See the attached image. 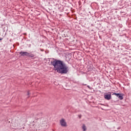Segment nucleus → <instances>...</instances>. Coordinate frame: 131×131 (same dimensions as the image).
Instances as JSON below:
<instances>
[{"label": "nucleus", "instance_id": "obj_1", "mask_svg": "<svg viewBox=\"0 0 131 131\" xmlns=\"http://www.w3.org/2000/svg\"><path fill=\"white\" fill-rule=\"evenodd\" d=\"M52 59L53 60L51 61V64L52 65L54 70L57 71L58 73L60 74H67L69 72V68L63 61L55 59Z\"/></svg>", "mask_w": 131, "mask_h": 131}, {"label": "nucleus", "instance_id": "obj_2", "mask_svg": "<svg viewBox=\"0 0 131 131\" xmlns=\"http://www.w3.org/2000/svg\"><path fill=\"white\" fill-rule=\"evenodd\" d=\"M104 98L105 100H107V101L111 100V98H112V96H111V93L109 92L106 94H104Z\"/></svg>", "mask_w": 131, "mask_h": 131}, {"label": "nucleus", "instance_id": "obj_3", "mask_svg": "<svg viewBox=\"0 0 131 131\" xmlns=\"http://www.w3.org/2000/svg\"><path fill=\"white\" fill-rule=\"evenodd\" d=\"M28 57L29 58H31L32 59H34V58H35V57H36V55L35 54L32 53V52H30V53H28Z\"/></svg>", "mask_w": 131, "mask_h": 131}, {"label": "nucleus", "instance_id": "obj_4", "mask_svg": "<svg viewBox=\"0 0 131 131\" xmlns=\"http://www.w3.org/2000/svg\"><path fill=\"white\" fill-rule=\"evenodd\" d=\"M60 124L61 126H67V125L66 124V122H65V120L64 119H62L60 121Z\"/></svg>", "mask_w": 131, "mask_h": 131}, {"label": "nucleus", "instance_id": "obj_5", "mask_svg": "<svg viewBox=\"0 0 131 131\" xmlns=\"http://www.w3.org/2000/svg\"><path fill=\"white\" fill-rule=\"evenodd\" d=\"M19 54L22 56V57H24V56H28V52H23V51H21L20 52H19Z\"/></svg>", "mask_w": 131, "mask_h": 131}, {"label": "nucleus", "instance_id": "obj_6", "mask_svg": "<svg viewBox=\"0 0 131 131\" xmlns=\"http://www.w3.org/2000/svg\"><path fill=\"white\" fill-rule=\"evenodd\" d=\"M118 98L120 100V101L122 100L123 99V94L120 93L118 96Z\"/></svg>", "mask_w": 131, "mask_h": 131}, {"label": "nucleus", "instance_id": "obj_7", "mask_svg": "<svg viewBox=\"0 0 131 131\" xmlns=\"http://www.w3.org/2000/svg\"><path fill=\"white\" fill-rule=\"evenodd\" d=\"M82 129L83 131L86 130V126H85V125L84 124L82 125Z\"/></svg>", "mask_w": 131, "mask_h": 131}, {"label": "nucleus", "instance_id": "obj_8", "mask_svg": "<svg viewBox=\"0 0 131 131\" xmlns=\"http://www.w3.org/2000/svg\"><path fill=\"white\" fill-rule=\"evenodd\" d=\"M119 94L120 93H113L112 95H115V96H116V97H118V96L119 95Z\"/></svg>", "mask_w": 131, "mask_h": 131}, {"label": "nucleus", "instance_id": "obj_9", "mask_svg": "<svg viewBox=\"0 0 131 131\" xmlns=\"http://www.w3.org/2000/svg\"><path fill=\"white\" fill-rule=\"evenodd\" d=\"M78 116H79V118L80 119L81 118V115H79Z\"/></svg>", "mask_w": 131, "mask_h": 131}, {"label": "nucleus", "instance_id": "obj_10", "mask_svg": "<svg viewBox=\"0 0 131 131\" xmlns=\"http://www.w3.org/2000/svg\"><path fill=\"white\" fill-rule=\"evenodd\" d=\"M27 95H28V96H29V92H28Z\"/></svg>", "mask_w": 131, "mask_h": 131}, {"label": "nucleus", "instance_id": "obj_11", "mask_svg": "<svg viewBox=\"0 0 131 131\" xmlns=\"http://www.w3.org/2000/svg\"><path fill=\"white\" fill-rule=\"evenodd\" d=\"M0 40H3V38H0Z\"/></svg>", "mask_w": 131, "mask_h": 131}, {"label": "nucleus", "instance_id": "obj_12", "mask_svg": "<svg viewBox=\"0 0 131 131\" xmlns=\"http://www.w3.org/2000/svg\"><path fill=\"white\" fill-rule=\"evenodd\" d=\"M120 129V128L119 127L118 128V129Z\"/></svg>", "mask_w": 131, "mask_h": 131}, {"label": "nucleus", "instance_id": "obj_13", "mask_svg": "<svg viewBox=\"0 0 131 131\" xmlns=\"http://www.w3.org/2000/svg\"><path fill=\"white\" fill-rule=\"evenodd\" d=\"M41 51L42 52H43V50H41Z\"/></svg>", "mask_w": 131, "mask_h": 131}]
</instances>
